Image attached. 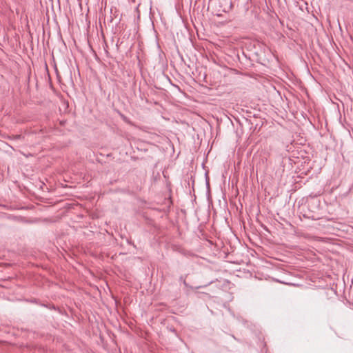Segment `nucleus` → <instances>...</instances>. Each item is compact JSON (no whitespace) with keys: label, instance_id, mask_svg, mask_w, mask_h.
I'll use <instances>...</instances> for the list:
<instances>
[{"label":"nucleus","instance_id":"7ed1b4c3","mask_svg":"<svg viewBox=\"0 0 353 353\" xmlns=\"http://www.w3.org/2000/svg\"><path fill=\"white\" fill-rule=\"evenodd\" d=\"M175 329L171 330V332H174Z\"/></svg>","mask_w":353,"mask_h":353},{"label":"nucleus","instance_id":"f257e3e1","mask_svg":"<svg viewBox=\"0 0 353 353\" xmlns=\"http://www.w3.org/2000/svg\"><path fill=\"white\" fill-rule=\"evenodd\" d=\"M179 281L183 283V284L184 285L185 287L192 288V287H190L189 285V284L187 283V282L185 281V279H184V277L183 276H180Z\"/></svg>","mask_w":353,"mask_h":353},{"label":"nucleus","instance_id":"20e7f679","mask_svg":"<svg viewBox=\"0 0 353 353\" xmlns=\"http://www.w3.org/2000/svg\"><path fill=\"white\" fill-rule=\"evenodd\" d=\"M175 329L171 330V332H174Z\"/></svg>","mask_w":353,"mask_h":353},{"label":"nucleus","instance_id":"f03ea898","mask_svg":"<svg viewBox=\"0 0 353 353\" xmlns=\"http://www.w3.org/2000/svg\"><path fill=\"white\" fill-rule=\"evenodd\" d=\"M30 302H32V303H37V301H36V299H33V300H31Z\"/></svg>","mask_w":353,"mask_h":353}]
</instances>
